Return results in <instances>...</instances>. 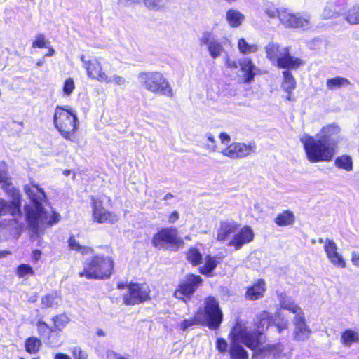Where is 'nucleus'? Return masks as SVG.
<instances>
[{
    "label": "nucleus",
    "instance_id": "f257e3e1",
    "mask_svg": "<svg viewBox=\"0 0 359 359\" xmlns=\"http://www.w3.org/2000/svg\"><path fill=\"white\" fill-rule=\"evenodd\" d=\"M341 128L335 123L323 126L316 135H304L300 141L307 160L313 163L330 162L337 152Z\"/></svg>",
    "mask_w": 359,
    "mask_h": 359
},
{
    "label": "nucleus",
    "instance_id": "f03ea898",
    "mask_svg": "<svg viewBox=\"0 0 359 359\" xmlns=\"http://www.w3.org/2000/svg\"><path fill=\"white\" fill-rule=\"evenodd\" d=\"M23 190L32 203L24 206V212L26 224L33 233H38L60 221V215L53 208H43L42 203L46 201V194L37 184H25Z\"/></svg>",
    "mask_w": 359,
    "mask_h": 359
},
{
    "label": "nucleus",
    "instance_id": "7ed1b4c3",
    "mask_svg": "<svg viewBox=\"0 0 359 359\" xmlns=\"http://www.w3.org/2000/svg\"><path fill=\"white\" fill-rule=\"evenodd\" d=\"M231 359H248L247 351L240 344H244L250 349H256L259 346V340L255 335H251L245 329V323L237 320L229 334Z\"/></svg>",
    "mask_w": 359,
    "mask_h": 359
},
{
    "label": "nucleus",
    "instance_id": "20e7f679",
    "mask_svg": "<svg viewBox=\"0 0 359 359\" xmlns=\"http://www.w3.org/2000/svg\"><path fill=\"white\" fill-rule=\"evenodd\" d=\"M80 60L89 79L105 84H114L118 86L126 84V79L123 76L106 72L104 69L105 60L102 57H88L81 55Z\"/></svg>",
    "mask_w": 359,
    "mask_h": 359
},
{
    "label": "nucleus",
    "instance_id": "39448f33",
    "mask_svg": "<svg viewBox=\"0 0 359 359\" xmlns=\"http://www.w3.org/2000/svg\"><path fill=\"white\" fill-rule=\"evenodd\" d=\"M53 123L60 134L67 140H75L79 129V119L75 110L68 106H57L55 109Z\"/></svg>",
    "mask_w": 359,
    "mask_h": 359
},
{
    "label": "nucleus",
    "instance_id": "423d86ee",
    "mask_svg": "<svg viewBox=\"0 0 359 359\" xmlns=\"http://www.w3.org/2000/svg\"><path fill=\"white\" fill-rule=\"evenodd\" d=\"M113 269L114 261L111 257L97 255L85 262L79 276L88 279H105L110 277Z\"/></svg>",
    "mask_w": 359,
    "mask_h": 359
},
{
    "label": "nucleus",
    "instance_id": "0eeeda50",
    "mask_svg": "<svg viewBox=\"0 0 359 359\" xmlns=\"http://www.w3.org/2000/svg\"><path fill=\"white\" fill-rule=\"evenodd\" d=\"M137 79L143 87L154 94L169 97L173 96L172 88L167 79L158 72H143L137 75Z\"/></svg>",
    "mask_w": 359,
    "mask_h": 359
},
{
    "label": "nucleus",
    "instance_id": "6e6552de",
    "mask_svg": "<svg viewBox=\"0 0 359 359\" xmlns=\"http://www.w3.org/2000/svg\"><path fill=\"white\" fill-rule=\"evenodd\" d=\"M204 304V309H200L197 312V319L207 323L212 330L218 328L223 316L218 302L214 297H209L205 299Z\"/></svg>",
    "mask_w": 359,
    "mask_h": 359
},
{
    "label": "nucleus",
    "instance_id": "1a4fd4ad",
    "mask_svg": "<svg viewBox=\"0 0 359 359\" xmlns=\"http://www.w3.org/2000/svg\"><path fill=\"white\" fill-rule=\"evenodd\" d=\"M279 20L285 27L308 30L313 26L311 16L308 13H293L283 10L279 13Z\"/></svg>",
    "mask_w": 359,
    "mask_h": 359
},
{
    "label": "nucleus",
    "instance_id": "9d476101",
    "mask_svg": "<svg viewBox=\"0 0 359 359\" xmlns=\"http://www.w3.org/2000/svg\"><path fill=\"white\" fill-rule=\"evenodd\" d=\"M117 287L121 290H126V293L123 294V301L126 304H137L146 301L149 297L150 290L146 284L119 283Z\"/></svg>",
    "mask_w": 359,
    "mask_h": 359
},
{
    "label": "nucleus",
    "instance_id": "9b49d317",
    "mask_svg": "<svg viewBox=\"0 0 359 359\" xmlns=\"http://www.w3.org/2000/svg\"><path fill=\"white\" fill-rule=\"evenodd\" d=\"M151 243L158 248H164L167 245L181 246L184 244L183 240L178 236L176 228H164L157 232L153 237Z\"/></svg>",
    "mask_w": 359,
    "mask_h": 359
},
{
    "label": "nucleus",
    "instance_id": "f8f14e48",
    "mask_svg": "<svg viewBox=\"0 0 359 359\" xmlns=\"http://www.w3.org/2000/svg\"><path fill=\"white\" fill-rule=\"evenodd\" d=\"M203 282L200 276L189 274L182 279L176 289L174 296L181 300L189 299Z\"/></svg>",
    "mask_w": 359,
    "mask_h": 359
},
{
    "label": "nucleus",
    "instance_id": "ddd939ff",
    "mask_svg": "<svg viewBox=\"0 0 359 359\" xmlns=\"http://www.w3.org/2000/svg\"><path fill=\"white\" fill-rule=\"evenodd\" d=\"M256 144L255 142H235L224 148L220 153L231 159H239L248 156L255 152Z\"/></svg>",
    "mask_w": 359,
    "mask_h": 359
},
{
    "label": "nucleus",
    "instance_id": "4468645a",
    "mask_svg": "<svg viewBox=\"0 0 359 359\" xmlns=\"http://www.w3.org/2000/svg\"><path fill=\"white\" fill-rule=\"evenodd\" d=\"M92 217L97 223L114 224L118 220V217L114 212L108 211L103 206L102 201L97 197H91Z\"/></svg>",
    "mask_w": 359,
    "mask_h": 359
},
{
    "label": "nucleus",
    "instance_id": "2eb2a0df",
    "mask_svg": "<svg viewBox=\"0 0 359 359\" xmlns=\"http://www.w3.org/2000/svg\"><path fill=\"white\" fill-rule=\"evenodd\" d=\"M294 325L293 337L298 341H304L308 339L311 334V330L306 324L304 314L294 316L292 319Z\"/></svg>",
    "mask_w": 359,
    "mask_h": 359
},
{
    "label": "nucleus",
    "instance_id": "dca6fc26",
    "mask_svg": "<svg viewBox=\"0 0 359 359\" xmlns=\"http://www.w3.org/2000/svg\"><path fill=\"white\" fill-rule=\"evenodd\" d=\"M272 321V316L266 311H262L257 316L254 324V328L248 327L245 324V329L251 335H255L260 342L259 337L269 327Z\"/></svg>",
    "mask_w": 359,
    "mask_h": 359
},
{
    "label": "nucleus",
    "instance_id": "f3484780",
    "mask_svg": "<svg viewBox=\"0 0 359 359\" xmlns=\"http://www.w3.org/2000/svg\"><path fill=\"white\" fill-rule=\"evenodd\" d=\"M201 46H206L210 56L215 59L219 57L223 51L222 43L217 41L211 32H204L199 39Z\"/></svg>",
    "mask_w": 359,
    "mask_h": 359
},
{
    "label": "nucleus",
    "instance_id": "a211bd4d",
    "mask_svg": "<svg viewBox=\"0 0 359 359\" xmlns=\"http://www.w3.org/2000/svg\"><path fill=\"white\" fill-rule=\"evenodd\" d=\"M320 242L324 243V250L329 261L338 268H345L346 262L343 256L338 252L337 244L330 239H325L324 241L320 239Z\"/></svg>",
    "mask_w": 359,
    "mask_h": 359
},
{
    "label": "nucleus",
    "instance_id": "6ab92c4d",
    "mask_svg": "<svg viewBox=\"0 0 359 359\" xmlns=\"http://www.w3.org/2000/svg\"><path fill=\"white\" fill-rule=\"evenodd\" d=\"M254 238V232L250 226L243 227L227 243L228 246L234 247L236 250L251 242Z\"/></svg>",
    "mask_w": 359,
    "mask_h": 359
},
{
    "label": "nucleus",
    "instance_id": "aec40b11",
    "mask_svg": "<svg viewBox=\"0 0 359 359\" xmlns=\"http://www.w3.org/2000/svg\"><path fill=\"white\" fill-rule=\"evenodd\" d=\"M11 180L10 177L9 180L1 186V188L8 196L11 198V201L9 203L13 205V212H21V194L19 190L12 185Z\"/></svg>",
    "mask_w": 359,
    "mask_h": 359
},
{
    "label": "nucleus",
    "instance_id": "412c9836",
    "mask_svg": "<svg viewBox=\"0 0 359 359\" xmlns=\"http://www.w3.org/2000/svg\"><path fill=\"white\" fill-rule=\"evenodd\" d=\"M287 48L273 42L269 43L265 46L266 57L278 66Z\"/></svg>",
    "mask_w": 359,
    "mask_h": 359
},
{
    "label": "nucleus",
    "instance_id": "4be33fe9",
    "mask_svg": "<svg viewBox=\"0 0 359 359\" xmlns=\"http://www.w3.org/2000/svg\"><path fill=\"white\" fill-rule=\"evenodd\" d=\"M238 226V225L235 221H221L217 231V240L220 242H224L231 233L236 231Z\"/></svg>",
    "mask_w": 359,
    "mask_h": 359
},
{
    "label": "nucleus",
    "instance_id": "5701e85b",
    "mask_svg": "<svg viewBox=\"0 0 359 359\" xmlns=\"http://www.w3.org/2000/svg\"><path fill=\"white\" fill-rule=\"evenodd\" d=\"M239 66L243 74V80L245 83H251L255 76L257 69L252 61L249 58H243L239 60Z\"/></svg>",
    "mask_w": 359,
    "mask_h": 359
},
{
    "label": "nucleus",
    "instance_id": "b1692460",
    "mask_svg": "<svg viewBox=\"0 0 359 359\" xmlns=\"http://www.w3.org/2000/svg\"><path fill=\"white\" fill-rule=\"evenodd\" d=\"M221 262V258L217 256H211L207 255L204 257L202 266L199 267V272L208 277L213 276V271L217 268V265Z\"/></svg>",
    "mask_w": 359,
    "mask_h": 359
},
{
    "label": "nucleus",
    "instance_id": "393cba45",
    "mask_svg": "<svg viewBox=\"0 0 359 359\" xmlns=\"http://www.w3.org/2000/svg\"><path fill=\"white\" fill-rule=\"evenodd\" d=\"M7 213L13 217V221L18 226L21 228L23 226L22 213L17 211L13 212V205L8 201L0 198V216L5 215Z\"/></svg>",
    "mask_w": 359,
    "mask_h": 359
},
{
    "label": "nucleus",
    "instance_id": "a878e982",
    "mask_svg": "<svg viewBox=\"0 0 359 359\" xmlns=\"http://www.w3.org/2000/svg\"><path fill=\"white\" fill-rule=\"evenodd\" d=\"M278 302L282 309L294 313L295 316H298L300 313L304 314L301 307L292 298L283 293L278 294Z\"/></svg>",
    "mask_w": 359,
    "mask_h": 359
},
{
    "label": "nucleus",
    "instance_id": "bb28decb",
    "mask_svg": "<svg viewBox=\"0 0 359 359\" xmlns=\"http://www.w3.org/2000/svg\"><path fill=\"white\" fill-rule=\"evenodd\" d=\"M266 291L265 282L259 280L256 283L248 287L245 297L249 300H256L262 298Z\"/></svg>",
    "mask_w": 359,
    "mask_h": 359
},
{
    "label": "nucleus",
    "instance_id": "cd10ccee",
    "mask_svg": "<svg viewBox=\"0 0 359 359\" xmlns=\"http://www.w3.org/2000/svg\"><path fill=\"white\" fill-rule=\"evenodd\" d=\"M304 64V62L299 57L292 56L290 54L289 48L287 49L283 58L280 59V63L278 65L280 68H288L296 69Z\"/></svg>",
    "mask_w": 359,
    "mask_h": 359
},
{
    "label": "nucleus",
    "instance_id": "c85d7f7f",
    "mask_svg": "<svg viewBox=\"0 0 359 359\" xmlns=\"http://www.w3.org/2000/svg\"><path fill=\"white\" fill-rule=\"evenodd\" d=\"M269 352L276 358L290 359L291 349L282 344H277L269 347Z\"/></svg>",
    "mask_w": 359,
    "mask_h": 359
},
{
    "label": "nucleus",
    "instance_id": "c756f323",
    "mask_svg": "<svg viewBox=\"0 0 359 359\" xmlns=\"http://www.w3.org/2000/svg\"><path fill=\"white\" fill-rule=\"evenodd\" d=\"M226 19L231 27H239L245 20V15L239 11L229 9L226 13Z\"/></svg>",
    "mask_w": 359,
    "mask_h": 359
},
{
    "label": "nucleus",
    "instance_id": "7c9ffc66",
    "mask_svg": "<svg viewBox=\"0 0 359 359\" xmlns=\"http://www.w3.org/2000/svg\"><path fill=\"white\" fill-rule=\"evenodd\" d=\"M344 5H337L336 2H330L325 7L322 16L325 19H330L338 16L344 11Z\"/></svg>",
    "mask_w": 359,
    "mask_h": 359
},
{
    "label": "nucleus",
    "instance_id": "2f4dec72",
    "mask_svg": "<svg viewBox=\"0 0 359 359\" xmlns=\"http://www.w3.org/2000/svg\"><path fill=\"white\" fill-rule=\"evenodd\" d=\"M340 339L344 346L350 347L359 341V333L356 330L347 329L341 333Z\"/></svg>",
    "mask_w": 359,
    "mask_h": 359
},
{
    "label": "nucleus",
    "instance_id": "473e14b6",
    "mask_svg": "<svg viewBox=\"0 0 359 359\" xmlns=\"http://www.w3.org/2000/svg\"><path fill=\"white\" fill-rule=\"evenodd\" d=\"M295 221L294 213L290 210H285L279 213L275 218V223L278 226L293 225Z\"/></svg>",
    "mask_w": 359,
    "mask_h": 359
},
{
    "label": "nucleus",
    "instance_id": "72a5a7b5",
    "mask_svg": "<svg viewBox=\"0 0 359 359\" xmlns=\"http://www.w3.org/2000/svg\"><path fill=\"white\" fill-rule=\"evenodd\" d=\"M203 255L196 247L190 248L186 252L187 261L194 266H198L203 263Z\"/></svg>",
    "mask_w": 359,
    "mask_h": 359
},
{
    "label": "nucleus",
    "instance_id": "f704fd0d",
    "mask_svg": "<svg viewBox=\"0 0 359 359\" xmlns=\"http://www.w3.org/2000/svg\"><path fill=\"white\" fill-rule=\"evenodd\" d=\"M283 80L281 84L282 88L287 93L291 94L296 88V81L292 73L285 70L283 72Z\"/></svg>",
    "mask_w": 359,
    "mask_h": 359
},
{
    "label": "nucleus",
    "instance_id": "c9c22d12",
    "mask_svg": "<svg viewBox=\"0 0 359 359\" xmlns=\"http://www.w3.org/2000/svg\"><path fill=\"white\" fill-rule=\"evenodd\" d=\"M68 245L70 250L76 251L83 255H89L93 252L91 248L81 245L79 242L73 236L69 238Z\"/></svg>",
    "mask_w": 359,
    "mask_h": 359
},
{
    "label": "nucleus",
    "instance_id": "e433bc0d",
    "mask_svg": "<svg viewBox=\"0 0 359 359\" xmlns=\"http://www.w3.org/2000/svg\"><path fill=\"white\" fill-rule=\"evenodd\" d=\"M334 165L348 172L353 170V159L348 155H341L338 156L334 161Z\"/></svg>",
    "mask_w": 359,
    "mask_h": 359
},
{
    "label": "nucleus",
    "instance_id": "4c0bfd02",
    "mask_svg": "<svg viewBox=\"0 0 359 359\" xmlns=\"http://www.w3.org/2000/svg\"><path fill=\"white\" fill-rule=\"evenodd\" d=\"M60 299L56 292L48 294L41 298L42 308H53L59 305Z\"/></svg>",
    "mask_w": 359,
    "mask_h": 359
},
{
    "label": "nucleus",
    "instance_id": "58836bf2",
    "mask_svg": "<svg viewBox=\"0 0 359 359\" xmlns=\"http://www.w3.org/2000/svg\"><path fill=\"white\" fill-rule=\"evenodd\" d=\"M25 349L27 352L30 354L36 353L41 346V341L40 339L35 337H29L25 341Z\"/></svg>",
    "mask_w": 359,
    "mask_h": 359
},
{
    "label": "nucleus",
    "instance_id": "ea45409f",
    "mask_svg": "<svg viewBox=\"0 0 359 359\" xmlns=\"http://www.w3.org/2000/svg\"><path fill=\"white\" fill-rule=\"evenodd\" d=\"M238 48L240 53L244 55L254 53L258 50L256 44H250L245 39H240L238 40Z\"/></svg>",
    "mask_w": 359,
    "mask_h": 359
},
{
    "label": "nucleus",
    "instance_id": "a19ab883",
    "mask_svg": "<svg viewBox=\"0 0 359 359\" xmlns=\"http://www.w3.org/2000/svg\"><path fill=\"white\" fill-rule=\"evenodd\" d=\"M348 84L349 81L347 79L340 76L328 79L326 82L327 87L330 90H334Z\"/></svg>",
    "mask_w": 359,
    "mask_h": 359
},
{
    "label": "nucleus",
    "instance_id": "79ce46f5",
    "mask_svg": "<svg viewBox=\"0 0 359 359\" xmlns=\"http://www.w3.org/2000/svg\"><path fill=\"white\" fill-rule=\"evenodd\" d=\"M346 20L352 25H359V6H353L348 10Z\"/></svg>",
    "mask_w": 359,
    "mask_h": 359
},
{
    "label": "nucleus",
    "instance_id": "37998d69",
    "mask_svg": "<svg viewBox=\"0 0 359 359\" xmlns=\"http://www.w3.org/2000/svg\"><path fill=\"white\" fill-rule=\"evenodd\" d=\"M15 273L20 278L27 279L34 274V271L29 264H22L17 267Z\"/></svg>",
    "mask_w": 359,
    "mask_h": 359
},
{
    "label": "nucleus",
    "instance_id": "c03bdc74",
    "mask_svg": "<svg viewBox=\"0 0 359 359\" xmlns=\"http://www.w3.org/2000/svg\"><path fill=\"white\" fill-rule=\"evenodd\" d=\"M145 6L154 11H162L168 5V0H144Z\"/></svg>",
    "mask_w": 359,
    "mask_h": 359
},
{
    "label": "nucleus",
    "instance_id": "a18cd8bd",
    "mask_svg": "<svg viewBox=\"0 0 359 359\" xmlns=\"http://www.w3.org/2000/svg\"><path fill=\"white\" fill-rule=\"evenodd\" d=\"M203 147L210 152L217 151L216 140L211 133H207L204 137Z\"/></svg>",
    "mask_w": 359,
    "mask_h": 359
},
{
    "label": "nucleus",
    "instance_id": "49530a36",
    "mask_svg": "<svg viewBox=\"0 0 359 359\" xmlns=\"http://www.w3.org/2000/svg\"><path fill=\"white\" fill-rule=\"evenodd\" d=\"M50 42L46 39V36L43 34H38L36 35L34 41H32V48H48Z\"/></svg>",
    "mask_w": 359,
    "mask_h": 359
},
{
    "label": "nucleus",
    "instance_id": "de8ad7c7",
    "mask_svg": "<svg viewBox=\"0 0 359 359\" xmlns=\"http://www.w3.org/2000/svg\"><path fill=\"white\" fill-rule=\"evenodd\" d=\"M75 90V83L72 78L65 80L62 86V93L64 96L69 97Z\"/></svg>",
    "mask_w": 359,
    "mask_h": 359
},
{
    "label": "nucleus",
    "instance_id": "09e8293b",
    "mask_svg": "<svg viewBox=\"0 0 359 359\" xmlns=\"http://www.w3.org/2000/svg\"><path fill=\"white\" fill-rule=\"evenodd\" d=\"M55 330H62L69 323V318L65 315L56 316L53 319Z\"/></svg>",
    "mask_w": 359,
    "mask_h": 359
},
{
    "label": "nucleus",
    "instance_id": "8fccbe9b",
    "mask_svg": "<svg viewBox=\"0 0 359 359\" xmlns=\"http://www.w3.org/2000/svg\"><path fill=\"white\" fill-rule=\"evenodd\" d=\"M286 10L285 8L277 9L273 5H269L265 8V13L270 18H279V13L281 11Z\"/></svg>",
    "mask_w": 359,
    "mask_h": 359
},
{
    "label": "nucleus",
    "instance_id": "3c124183",
    "mask_svg": "<svg viewBox=\"0 0 359 359\" xmlns=\"http://www.w3.org/2000/svg\"><path fill=\"white\" fill-rule=\"evenodd\" d=\"M198 323H203V322L197 319L196 313L194 318L185 319L182 320V323H180V329L182 330H185L189 327Z\"/></svg>",
    "mask_w": 359,
    "mask_h": 359
},
{
    "label": "nucleus",
    "instance_id": "603ef678",
    "mask_svg": "<svg viewBox=\"0 0 359 359\" xmlns=\"http://www.w3.org/2000/svg\"><path fill=\"white\" fill-rule=\"evenodd\" d=\"M71 352L74 359H86L88 358L87 353L81 350L79 347H73L71 349Z\"/></svg>",
    "mask_w": 359,
    "mask_h": 359
},
{
    "label": "nucleus",
    "instance_id": "864d4df0",
    "mask_svg": "<svg viewBox=\"0 0 359 359\" xmlns=\"http://www.w3.org/2000/svg\"><path fill=\"white\" fill-rule=\"evenodd\" d=\"M36 325H37V328H38L39 332L41 334H45L46 333H49V332H51L54 331L45 322H43L42 320H39L37 323Z\"/></svg>",
    "mask_w": 359,
    "mask_h": 359
},
{
    "label": "nucleus",
    "instance_id": "5fc2aeb1",
    "mask_svg": "<svg viewBox=\"0 0 359 359\" xmlns=\"http://www.w3.org/2000/svg\"><path fill=\"white\" fill-rule=\"evenodd\" d=\"M276 327L279 333H281L283 330H287L289 326V322L286 319H279L275 323Z\"/></svg>",
    "mask_w": 359,
    "mask_h": 359
},
{
    "label": "nucleus",
    "instance_id": "6e6d98bb",
    "mask_svg": "<svg viewBox=\"0 0 359 359\" xmlns=\"http://www.w3.org/2000/svg\"><path fill=\"white\" fill-rule=\"evenodd\" d=\"M216 346H217V349L221 353H224L227 350L228 344H227V342H226V341L225 339H222V338H218L217 339Z\"/></svg>",
    "mask_w": 359,
    "mask_h": 359
},
{
    "label": "nucleus",
    "instance_id": "4d7b16f0",
    "mask_svg": "<svg viewBox=\"0 0 359 359\" xmlns=\"http://www.w3.org/2000/svg\"><path fill=\"white\" fill-rule=\"evenodd\" d=\"M225 65L227 68L231 69H237L239 66V62H238L236 60L231 59L229 57H226L225 61Z\"/></svg>",
    "mask_w": 359,
    "mask_h": 359
},
{
    "label": "nucleus",
    "instance_id": "13d9d810",
    "mask_svg": "<svg viewBox=\"0 0 359 359\" xmlns=\"http://www.w3.org/2000/svg\"><path fill=\"white\" fill-rule=\"evenodd\" d=\"M219 137L222 144L224 145H227L231 141L229 135L224 132L221 133L219 135Z\"/></svg>",
    "mask_w": 359,
    "mask_h": 359
},
{
    "label": "nucleus",
    "instance_id": "bf43d9fd",
    "mask_svg": "<svg viewBox=\"0 0 359 359\" xmlns=\"http://www.w3.org/2000/svg\"><path fill=\"white\" fill-rule=\"evenodd\" d=\"M351 262L352 264L359 268V252L353 251L351 253Z\"/></svg>",
    "mask_w": 359,
    "mask_h": 359
},
{
    "label": "nucleus",
    "instance_id": "052dcab7",
    "mask_svg": "<svg viewBox=\"0 0 359 359\" xmlns=\"http://www.w3.org/2000/svg\"><path fill=\"white\" fill-rule=\"evenodd\" d=\"M9 175L6 170H0V184L2 185L9 180Z\"/></svg>",
    "mask_w": 359,
    "mask_h": 359
},
{
    "label": "nucleus",
    "instance_id": "680f3d73",
    "mask_svg": "<svg viewBox=\"0 0 359 359\" xmlns=\"http://www.w3.org/2000/svg\"><path fill=\"white\" fill-rule=\"evenodd\" d=\"M179 219V212L173 211L169 216L168 222L170 224L175 223Z\"/></svg>",
    "mask_w": 359,
    "mask_h": 359
},
{
    "label": "nucleus",
    "instance_id": "e2e57ef3",
    "mask_svg": "<svg viewBox=\"0 0 359 359\" xmlns=\"http://www.w3.org/2000/svg\"><path fill=\"white\" fill-rule=\"evenodd\" d=\"M137 1L138 0H118L119 4L123 6H130Z\"/></svg>",
    "mask_w": 359,
    "mask_h": 359
},
{
    "label": "nucleus",
    "instance_id": "0e129e2a",
    "mask_svg": "<svg viewBox=\"0 0 359 359\" xmlns=\"http://www.w3.org/2000/svg\"><path fill=\"white\" fill-rule=\"evenodd\" d=\"M41 255V252L39 250H35L32 252V259L35 261H37L40 259Z\"/></svg>",
    "mask_w": 359,
    "mask_h": 359
},
{
    "label": "nucleus",
    "instance_id": "69168bd1",
    "mask_svg": "<svg viewBox=\"0 0 359 359\" xmlns=\"http://www.w3.org/2000/svg\"><path fill=\"white\" fill-rule=\"evenodd\" d=\"M55 359H71V358L66 354L58 353L55 355Z\"/></svg>",
    "mask_w": 359,
    "mask_h": 359
},
{
    "label": "nucleus",
    "instance_id": "338daca9",
    "mask_svg": "<svg viewBox=\"0 0 359 359\" xmlns=\"http://www.w3.org/2000/svg\"><path fill=\"white\" fill-rule=\"evenodd\" d=\"M47 48H48V52L45 54V57H51L55 55V51L53 48L48 46Z\"/></svg>",
    "mask_w": 359,
    "mask_h": 359
},
{
    "label": "nucleus",
    "instance_id": "774afa93",
    "mask_svg": "<svg viewBox=\"0 0 359 359\" xmlns=\"http://www.w3.org/2000/svg\"><path fill=\"white\" fill-rule=\"evenodd\" d=\"M10 254H11V252L7 250L0 251V258L6 257L7 255H9Z\"/></svg>",
    "mask_w": 359,
    "mask_h": 359
}]
</instances>
